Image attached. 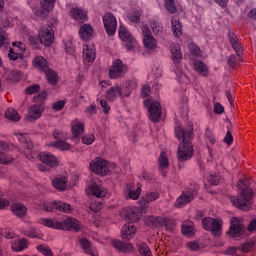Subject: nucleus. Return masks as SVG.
<instances>
[{"label":"nucleus","mask_w":256,"mask_h":256,"mask_svg":"<svg viewBox=\"0 0 256 256\" xmlns=\"http://www.w3.org/2000/svg\"><path fill=\"white\" fill-rule=\"evenodd\" d=\"M16 138L19 143H21L24 147V155L27 159H40L43 164L38 166L39 171H50L51 167H57L59 165V161L57 157L50 152H37L33 146V142L31 138H29V134L26 133H15Z\"/></svg>","instance_id":"nucleus-1"},{"label":"nucleus","mask_w":256,"mask_h":256,"mask_svg":"<svg viewBox=\"0 0 256 256\" xmlns=\"http://www.w3.org/2000/svg\"><path fill=\"white\" fill-rule=\"evenodd\" d=\"M175 135L182 143L178 146L177 159L180 163H185L193 157V138L195 137L193 123L188 122L185 126H177Z\"/></svg>","instance_id":"nucleus-2"},{"label":"nucleus","mask_w":256,"mask_h":256,"mask_svg":"<svg viewBox=\"0 0 256 256\" xmlns=\"http://www.w3.org/2000/svg\"><path fill=\"white\" fill-rule=\"evenodd\" d=\"M38 223L39 225H44V227L60 229L61 231H75V233H79L81 230V222L73 217H67L62 221L51 218H40Z\"/></svg>","instance_id":"nucleus-3"},{"label":"nucleus","mask_w":256,"mask_h":256,"mask_svg":"<svg viewBox=\"0 0 256 256\" xmlns=\"http://www.w3.org/2000/svg\"><path fill=\"white\" fill-rule=\"evenodd\" d=\"M237 188L240 191V197L231 196L230 201L234 207H237L238 209H241L242 211H249V208L251 207V199H253V190L250 189L249 185H247V182H245L243 179H240Z\"/></svg>","instance_id":"nucleus-4"},{"label":"nucleus","mask_w":256,"mask_h":256,"mask_svg":"<svg viewBox=\"0 0 256 256\" xmlns=\"http://www.w3.org/2000/svg\"><path fill=\"white\" fill-rule=\"evenodd\" d=\"M55 40V34L53 32V26L51 25H44L41 27L38 36H29L28 41L30 45H45L46 47H50L53 45V41Z\"/></svg>","instance_id":"nucleus-5"},{"label":"nucleus","mask_w":256,"mask_h":256,"mask_svg":"<svg viewBox=\"0 0 256 256\" xmlns=\"http://www.w3.org/2000/svg\"><path fill=\"white\" fill-rule=\"evenodd\" d=\"M228 39L232 49L235 51V55H231L228 59V65L232 68H235L241 63V55H243V46H241V42H239V38L237 34L232 30L228 31Z\"/></svg>","instance_id":"nucleus-6"},{"label":"nucleus","mask_w":256,"mask_h":256,"mask_svg":"<svg viewBox=\"0 0 256 256\" xmlns=\"http://www.w3.org/2000/svg\"><path fill=\"white\" fill-rule=\"evenodd\" d=\"M202 227L205 231H210L214 237H221L223 231V221L212 217H205L202 220Z\"/></svg>","instance_id":"nucleus-7"},{"label":"nucleus","mask_w":256,"mask_h":256,"mask_svg":"<svg viewBox=\"0 0 256 256\" xmlns=\"http://www.w3.org/2000/svg\"><path fill=\"white\" fill-rule=\"evenodd\" d=\"M127 73H129V66L121 59H116L112 62L109 69L110 79H119L123 77V75H127Z\"/></svg>","instance_id":"nucleus-8"},{"label":"nucleus","mask_w":256,"mask_h":256,"mask_svg":"<svg viewBox=\"0 0 256 256\" xmlns=\"http://www.w3.org/2000/svg\"><path fill=\"white\" fill-rule=\"evenodd\" d=\"M144 105L148 109L150 120L153 123L159 122V119H161V103L153 99H146Z\"/></svg>","instance_id":"nucleus-9"},{"label":"nucleus","mask_w":256,"mask_h":256,"mask_svg":"<svg viewBox=\"0 0 256 256\" xmlns=\"http://www.w3.org/2000/svg\"><path fill=\"white\" fill-rule=\"evenodd\" d=\"M57 0H41L40 8H33V13L36 17H40L41 19H45L53 9H55V3Z\"/></svg>","instance_id":"nucleus-10"},{"label":"nucleus","mask_w":256,"mask_h":256,"mask_svg":"<svg viewBox=\"0 0 256 256\" xmlns=\"http://www.w3.org/2000/svg\"><path fill=\"white\" fill-rule=\"evenodd\" d=\"M109 162L103 158H95L90 162V169L96 175H100L101 177H105L107 173H109Z\"/></svg>","instance_id":"nucleus-11"},{"label":"nucleus","mask_w":256,"mask_h":256,"mask_svg":"<svg viewBox=\"0 0 256 256\" xmlns=\"http://www.w3.org/2000/svg\"><path fill=\"white\" fill-rule=\"evenodd\" d=\"M104 29L109 37H113L117 33V18L113 13H106L103 18Z\"/></svg>","instance_id":"nucleus-12"},{"label":"nucleus","mask_w":256,"mask_h":256,"mask_svg":"<svg viewBox=\"0 0 256 256\" xmlns=\"http://www.w3.org/2000/svg\"><path fill=\"white\" fill-rule=\"evenodd\" d=\"M119 37L121 41H124L128 51H133L135 49V45H137V40L133 37V34L127 29V27L120 25L119 27Z\"/></svg>","instance_id":"nucleus-13"},{"label":"nucleus","mask_w":256,"mask_h":256,"mask_svg":"<svg viewBox=\"0 0 256 256\" xmlns=\"http://www.w3.org/2000/svg\"><path fill=\"white\" fill-rule=\"evenodd\" d=\"M195 195H197V189L187 190L182 192V194L175 201V207L181 209V207H185L188 203H191L193 199H195Z\"/></svg>","instance_id":"nucleus-14"},{"label":"nucleus","mask_w":256,"mask_h":256,"mask_svg":"<svg viewBox=\"0 0 256 256\" xmlns=\"http://www.w3.org/2000/svg\"><path fill=\"white\" fill-rule=\"evenodd\" d=\"M44 211H62V213H71V204L65 202H57L53 201L52 203H44L43 204Z\"/></svg>","instance_id":"nucleus-15"},{"label":"nucleus","mask_w":256,"mask_h":256,"mask_svg":"<svg viewBox=\"0 0 256 256\" xmlns=\"http://www.w3.org/2000/svg\"><path fill=\"white\" fill-rule=\"evenodd\" d=\"M8 57L10 61H14L16 67H20L21 69H25V67H27V62L25 61V55L23 52H17V50L10 48Z\"/></svg>","instance_id":"nucleus-16"},{"label":"nucleus","mask_w":256,"mask_h":256,"mask_svg":"<svg viewBox=\"0 0 256 256\" xmlns=\"http://www.w3.org/2000/svg\"><path fill=\"white\" fill-rule=\"evenodd\" d=\"M120 215L123 219L135 223L139 221V211L133 206H128L120 211Z\"/></svg>","instance_id":"nucleus-17"},{"label":"nucleus","mask_w":256,"mask_h":256,"mask_svg":"<svg viewBox=\"0 0 256 256\" xmlns=\"http://www.w3.org/2000/svg\"><path fill=\"white\" fill-rule=\"evenodd\" d=\"M83 57L84 61H86L87 63H93V61H95V58L97 57L95 45L85 44L83 46Z\"/></svg>","instance_id":"nucleus-18"},{"label":"nucleus","mask_w":256,"mask_h":256,"mask_svg":"<svg viewBox=\"0 0 256 256\" xmlns=\"http://www.w3.org/2000/svg\"><path fill=\"white\" fill-rule=\"evenodd\" d=\"M71 131L73 139L79 141L81 135L85 133V124L79 120H74L71 123Z\"/></svg>","instance_id":"nucleus-19"},{"label":"nucleus","mask_w":256,"mask_h":256,"mask_svg":"<svg viewBox=\"0 0 256 256\" xmlns=\"http://www.w3.org/2000/svg\"><path fill=\"white\" fill-rule=\"evenodd\" d=\"M169 169V158L167 153L161 152L158 157V171L162 177H167V170Z\"/></svg>","instance_id":"nucleus-20"},{"label":"nucleus","mask_w":256,"mask_h":256,"mask_svg":"<svg viewBox=\"0 0 256 256\" xmlns=\"http://www.w3.org/2000/svg\"><path fill=\"white\" fill-rule=\"evenodd\" d=\"M7 149H9V145L0 141V163L2 165H8V163L13 162V156L7 154Z\"/></svg>","instance_id":"nucleus-21"},{"label":"nucleus","mask_w":256,"mask_h":256,"mask_svg":"<svg viewBox=\"0 0 256 256\" xmlns=\"http://www.w3.org/2000/svg\"><path fill=\"white\" fill-rule=\"evenodd\" d=\"M79 245L83 249V251L87 255L91 256H99V253L97 252V249H95L92 245L91 242L87 238H81L79 240Z\"/></svg>","instance_id":"nucleus-22"},{"label":"nucleus","mask_w":256,"mask_h":256,"mask_svg":"<svg viewBox=\"0 0 256 256\" xmlns=\"http://www.w3.org/2000/svg\"><path fill=\"white\" fill-rule=\"evenodd\" d=\"M112 246L116 251H120V253H131V251H133V245H131V243L117 239L112 241Z\"/></svg>","instance_id":"nucleus-23"},{"label":"nucleus","mask_w":256,"mask_h":256,"mask_svg":"<svg viewBox=\"0 0 256 256\" xmlns=\"http://www.w3.org/2000/svg\"><path fill=\"white\" fill-rule=\"evenodd\" d=\"M243 231L244 228L241 223L237 221V218H233L229 229L231 237H241V235H243Z\"/></svg>","instance_id":"nucleus-24"},{"label":"nucleus","mask_w":256,"mask_h":256,"mask_svg":"<svg viewBox=\"0 0 256 256\" xmlns=\"http://www.w3.org/2000/svg\"><path fill=\"white\" fill-rule=\"evenodd\" d=\"M70 15L72 19H74V21H79L80 23H84V21H87V11L79 7L72 8L70 11Z\"/></svg>","instance_id":"nucleus-25"},{"label":"nucleus","mask_w":256,"mask_h":256,"mask_svg":"<svg viewBox=\"0 0 256 256\" xmlns=\"http://www.w3.org/2000/svg\"><path fill=\"white\" fill-rule=\"evenodd\" d=\"M135 233H137V228H135V226L132 223L125 224L122 227V239H133V237H135Z\"/></svg>","instance_id":"nucleus-26"},{"label":"nucleus","mask_w":256,"mask_h":256,"mask_svg":"<svg viewBox=\"0 0 256 256\" xmlns=\"http://www.w3.org/2000/svg\"><path fill=\"white\" fill-rule=\"evenodd\" d=\"M79 35L83 41H89L93 37V26L84 24L79 29Z\"/></svg>","instance_id":"nucleus-27"},{"label":"nucleus","mask_w":256,"mask_h":256,"mask_svg":"<svg viewBox=\"0 0 256 256\" xmlns=\"http://www.w3.org/2000/svg\"><path fill=\"white\" fill-rule=\"evenodd\" d=\"M32 63L35 69L43 71V73L49 70V64L47 63V59H45L43 56H36L33 59Z\"/></svg>","instance_id":"nucleus-28"},{"label":"nucleus","mask_w":256,"mask_h":256,"mask_svg":"<svg viewBox=\"0 0 256 256\" xmlns=\"http://www.w3.org/2000/svg\"><path fill=\"white\" fill-rule=\"evenodd\" d=\"M172 61L174 65H179L183 61V53H181V46L174 45L170 49Z\"/></svg>","instance_id":"nucleus-29"},{"label":"nucleus","mask_w":256,"mask_h":256,"mask_svg":"<svg viewBox=\"0 0 256 256\" xmlns=\"http://www.w3.org/2000/svg\"><path fill=\"white\" fill-rule=\"evenodd\" d=\"M89 190L91 191L94 197H98V199H103V197H107V189L97 185V183H92L89 186Z\"/></svg>","instance_id":"nucleus-30"},{"label":"nucleus","mask_w":256,"mask_h":256,"mask_svg":"<svg viewBox=\"0 0 256 256\" xmlns=\"http://www.w3.org/2000/svg\"><path fill=\"white\" fill-rule=\"evenodd\" d=\"M45 110V106L43 104H34L29 108V117L30 119H39L41 117L43 111Z\"/></svg>","instance_id":"nucleus-31"},{"label":"nucleus","mask_w":256,"mask_h":256,"mask_svg":"<svg viewBox=\"0 0 256 256\" xmlns=\"http://www.w3.org/2000/svg\"><path fill=\"white\" fill-rule=\"evenodd\" d=\"M11 211L16 217L23 218L27 215V207L21 203H13Z\"/></svg>","instance_id":"nucleus-32"},{"label":"nucleus","mask_w":256,"mask_h":256,"mask_svg":"<svg viewBox=\"0 0 256 256\" xmlns=\"http://www.w3.org/2000/svg\"><path fill=\"white\" fill-rule=\"evenodd\" d=\"M150 27L155 37H163V23L159 20H150Z\"/></svg>","instance_id":"nucleus-33"},{"label":"nucleus","mask_w":256,"mask_h":256,"mask_svg":"<svg viewBox=\"0 0 256 256\" xmlns=\"http://www.w3.org/2000/svg\"><path fill=\"white\" fill-rule=\"evenodd\" d=\"M67 178L64 176L56 177L52 180V185L58 191H65L67 189Z\"/></svg>","instance_id":"nucleus-34"},{"label":"nucleus","mask_w":256,"mask_h":256,"mask_svg":"<svg viewBox=\"0 0 256 256\" xmlns=\"http://www.w3.org/2000/svg\"><path fill=\"white\" fill-rule=\"evenodd\" d=\"M117 97H121V86L115 85L110 87L106 92V98L109 99V101H115Z\"/></svg>","instance_id":"nucleus-35"},{"label":"nucleus","mask_w":256,"mask_h":256,"mask_svg":"<svg viewBox=\"0 0 256 256\" xmlns=\"http://www.w3.org/2000/svg\"><path fill=\"white\" fill-rule=\"evenodd\" d=\"M27 247H29V242L25 238L18 239L12 244V249L13 251H16V253H21V251H25Z\"/></svg>","instance_id":"nucleus-36"},{"label":"nucleus","mask_w":256,"mask_h":256,"mask_svg":"<svg viewBox=\"0 0 256 256\" xmlns=\"http://www.w3.org/2000/svg\"><path fill=\"white\" fill-rule=\"evenodd\" d=\"M194 69L203 77H207L209 75L207 65H205L201 60H194Z\"/></svg>","instance_id":"nucleus-37"},{"label":"nucleus","mask_w":256,"mask_h":256,"mask_svg":"<svg viewBox=\"0 0 256 256\" xmlns=\"http://www.w3.org/2000/svg\"><path fill=\"white\" fill-rule=\"evenodd\" d=\"M171 29H172L173 35L176 36L177 39H179V37L181 35H183L181 22L179 21L178 18H172V20H171Z\"/></svg>","instance_id":"nucleus-38"},{"label":"nucleus","mask_w":256,"mask_h":256,"mask_svg":"<svg viewBox=\"0 0 256 256\" xmlns=\"http://www.w3.org/2000/svg\"><path fill=\"white\" fill-rule=\"evenodd\" d=\"M24 235L26 237H30V239H41L43 237V233L41 232V230L35 227H30L24 230Z\"/></svg>","instance_id":"nucleus-39"},{"label":"nucleus","mask_w":256,"mask_h":256,"mask_svg":"<svg viewBox=\"0 0 256 256\" xmlns=\"http://www.w3.org/2000/svg\"><path fill=\"white\" fill-rule=\"evenodd\" d=\"M143 44L145 49H149L150 51H153L155 47H157V39L152 36H144L143 37Z\"/></svg>","instance_id":"nucleus-40"},{"label":"nucleus","mask_w":256,"mask_h":256,"mask_svg":"<svg viewBox=\"0 0 256 256\" xmlns=\"http://www.w3.org/2000/svg\"><path fill=\"white\" fill-rule=\"evenodd\" d=\"M46 75V79L50 85L55 86L57 83H59V78L57 77V72L51 70L48 68V70L44 71Z\"/></svg>","instance_id":"nucleus-41"},{"label":"nucleus","mask_w":256,"mask_h":256,"mask_svg":"<svg viewBox=\"0 0 256 256\" xmlns=\"http://www.w3.org/2000/svg\"><path fill=\"white\" fill-rule=\"evenodd\" d=\"M160 194L159 192H147L144 196H142V201L144 205H149V203H153V201H157L159 199Z\"/></svg>","instance_id":"nucleus-42"},{"label":"nucleus","mask_w":256,"mask_h":256,"mask_svg":"<svg viewBox=\"0 0 256 256\" xmlns=\"http://www.w3.org/2000/svg\"><path fill=\"white\" fill-rule=\"evenodd\" d=\"M138 252L141 256H153V252H151V248L145 242H140L137 244Z\"/></svg>","instance_id":"nucleus-43"},{"label":"nucleus","mask_w":256,"mask_h":256,"mask_svg":"<svg viewBox=\"0 0 256 256\" xmlns=\"http://www.w3.org/2000/svg\"><path fill=\"white\" fill-rule=\"evenodd\" d=\"M6 119H9L10 121H21V115H19V112L13 108H8L5 112Z\"/></svg>","instance_id":"nucleus-44"},{"label":"nucleus","mask_w":256,"mask_h":256,"mask_svg":"<svg viewBox=\"0 0 256 256\" xmlns=\"http://www.w3.org/2000/svg\"><path fill=\"white\" fill-rule=\"evenodd\" d=\"M127 17L131 23H139L141 21V11L132 10L127 14Z\"/></svg>","instance_id":"nucleus-45"},{"label":"nucleus","mask_w":256,"mask_h":256,"mask_svg":"<svg viewBox=\"0 0 256 256\" xmlns=\"http://www.w3.org/2000/svg\"><path fill=\"white\" fill-rule=\"evenodd\" d=\"M52 147H56V149H60L61 151H69V149H71V144L63 140H58L56 142H52Z\"/></svg>","instance_id":"nucleus-46"},{"label":"nucleus","mask_w":256,"mask_h":256,"mask_svg":"<svg viewBox=\"0 0 256 256\" xmlns=\"http://www.w3.org/2000/svg\"><path fill=\"white\" fill-rule=\"evenodd\" d=\"M182 235L185 237H194L195 236V228L191 225L183 224L181 227Z\"/></svg>","instance_id":"nucleus-47"},{"label":"nucleus","mask_w":256,"mask_h":256,"mask_svg":"<svg viewBox=\"0 0 256 256\" xmlns=\"http://www.w3.org/2000/svg\"><path fill=\"white\" fill-rule=\"evenodd\" d=\"M207 179L210 185H219L222 178H221V174L219 173H211Z\"/></svg>","instance_id":"nucleus-48"},{"label":"nucleus","mask_w":256,"mask_h":256,"mask_svg":"<svg viewBox=\"0 0 256 256\" xmlns=\"http://www.w3.org/2000/svg\"><path fill=\"white\" fill-rule=\"evenodd\" d=\"M188 49L194 57H201V48H199L195 43H190Z\"/></svg>","instance_id":"nucleus-49"},{"label":"nucleus","mask_w":256,"mask_h":256,"mask_svg":"<svg viewBox=\"0 0 256 256\" xmlns=\"http://www.w3.org/2000/svg\"><path fill=\"white\" fill-rule=\"evenodd\" d=\"M6 45H9L7 32L3 28H0V47H6Z\"/></svg>","instance_id":"nucleus-50"},{"label":"nucleus","mask_w":256,"mask_h":256,"mask_svg":"<svg viewBox=\"0 0 256 256\" xmlns=\"http://www.w3.org/2000/svg\"><path fill=\"white\" fill-rule=\"evenodd\" d=\"M162 225H164L166 231H175V221L172 219L164 218L162 220Z\"/></svg>","instance_id":"nucleus-51"},{"label":"nucleus","mask_w":256,"mask_h":256,"mask_svg":"<svg viewBox=\"0 0 256 256\" xmlns=\"http://www.w3.org/2000/svg\"><path fill=\"white\" fill-rule=\"evenodd\" d=\"M81 139L84 145H93V143H95V135L91 133L85 134Z\"/></svg>","instance_id":"nucleus-52"},{"label":"nucleus","mask_w":256,"mask_h":256,"mask_svg":"<svg viewBox=\"0 0 256 256\" xmlns=\"http://www.w3.org/2000/svg\"><path fill=\"white\" fill-rule=\"evenodd\" d=\"M166 10L171 14L177 13V7H175V0H165Z\"/></svg>","instance_id":"nucleus-53"},{"label":"nucleus","mask_w":256,"mask_h":256,"mask_svg":"<svg viewBox=\"0 0 256 256\" xmlns=\"http://www.w3.org/2000/svg\"><path fill=\"white\" fill-rule=\"evenodd\" d=\"M37 250L42 253L44 256H53V252L51 251V248H49L46 245H38Z\"/></svg>","instance_id":"nucleus-54"},{"label":"nucleus","mask_w":256,"mask_h":256,"mask_svg":"<svg viewBox=\"0 0 256 256\" xmlns=\"http://www.w3.org/2000/svg\"><path fill=\"white\" fill-rule=\"evenodd\" d=\"M141 196V187H137L136 190H130L128 193V198L137 201V199Z\"/></svg>","instance_id":"nucleus-55"},{"label":"nucleus","mask_w":256,"mask_h":256,"mask_svg":"<svg viewBox=\"0 0 256 256\" xmlns=\"http://www.w3.org/2000/svg\"><path fill=\"white\" fill-rule=\"evenodd\" d=\"M41 86L39 84H34L25 89L27 95H35V93H39Z\"/></svg>","instance_id":"nucleus-56"},{"label":"nucleus","mask_w":256,"mask_h":256,"mask_svg":"<svg viewBox=\"0 0 256 256\" xmlns=\"http://www.w3.org/2000/svg\"><path fill=\"white\" fill-rule=\"evenodd\" d=\"M64 45L67 53H69L70 55L72 53H75V46H73V40L71 38L64 42Z\"/></svg>","instance_id":"nucleus-57"},{"label":"nucleus","mask_w":256,"mask_h":256,"mask_svg":"<svg viewBox=\"0 0 256 256\" xmlns=\"http://www.w3.org/2000/svg\"><path fill=\"white\" fill-rule=\"evenodd\" d=\"M133 90H130L125 84L120 87V97H130Z\"/></svg>","instance_id":"nucleus-58"},{"label":"nucleus","mask_w":256,"mask_h":256,"mask_svg":"<svg viewBox=\"0 0 256 256\" xmlns=\"http://www.w3.org/2000/svg\"><path fill=\"white\" fill-rule=\"evenodd\" d=\"M124 85L127 86L130 90L135 91V89H137V80L135 78H132L130 80H127Z\"/></svg>","instance_id":"nucleus-59"},{"label":"nucleus","mask_w":256,"mask_h":256,"mask_svg":"<svg viewBox=\"0 0 256 256\" xmlns=\"http://www.w3.org/2000/svg\"><path fill=\"white\" fill-rule=\"evenodd\" d=\"M100 106L103 109V113L105 115H108V113L111 111V106L109 105V103H107V100H100Z\"/></svg>","instance_id":"nucleus-60"},{"label":"nucleus","mask_w":256,"mask_h":256,"mask_svg":"<svg viewBox=\"0 0 256 256\" xmlns=\"http://www.w3.org/2000/svg\"><path fill=\"white\" fill-rule=\"evenodd\" d=\"M22 77H23V74H22L21 72H19V71H14V72H12V73L10 74V79H11L12 81H14V82H19V81H21Z\"/></svg>","instance_id":"nucleus-61"},{"label":"nucleus","mask_w":256,"mask_h":256,"mask_svg":"<svg viewBox=\"0 0 256 256\" xmlns=\"http://www.w3.org/2000/svg\"><path fill=\"white\" fill-rule=\"evenodd\" d=\"M12 45L14 47L13 49L17 52L20 51V53H23L25 51V44L23 42H13Z\"/></svg>","instance_id":"nucleus-62"},{"label":"nucleus","mask_w":256,"mask_h":256,"mask_svg":"<svg viewBox=\"0 0 256 256\" xmlns=\"http://www.w3.org/2000/svg\"><path fill=\"white\" fill-rule=\"evenodd\" d=\"M63 107H65V101L63 100H59L52 105L54 111H62Z\"/></svg>","instance_id":"nucleus-63"},{"label":"nucleus","mask_w":256,"mask_h":256,"mask_svg":"<svg viewBox=\"0 0 256 256\" xmlns=\"http://www.w3.org/2000/svg\"><path fill=\"white\" fill-rule=\"evenodd\" d=\"M254 245L251 242H246L242 245L241 247V251L242 253H249V251H251V249H253Z\"/></svg>","instance_id":"nucleus-64"}]
</instances>
